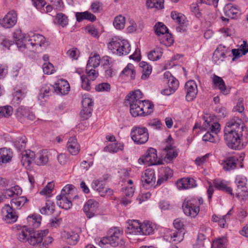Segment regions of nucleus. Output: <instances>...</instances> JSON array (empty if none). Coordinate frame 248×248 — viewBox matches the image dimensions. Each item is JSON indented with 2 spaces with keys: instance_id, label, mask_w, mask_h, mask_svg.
<instances>
[{
  "instance_id": "1",
  "label": "nucleus",
  "mask_w": 248,
  "mask_h": 248,
  "mask_svg": "<svg viewBox=\"0 0 248 248\" xmlns=\"http://www.w3.org/2000/svg\"><path fill=\"white\" fill-rule=\"evenodd\" d=\"M228 127L224 129V139L228 146L232 149L240 150L244 146L242 138L244 124L238 118L232 119L227 123Z\"/></svg>"
},
{
  "instance_id": "2",
  "label": "nucleus",
  "mask_w": 248,
  "mask_h": 248,
  "mask_svg": "<svg viewBox=\"0 0 248 248\" xmlns=\"http://www.w3.org/2000/svg\"><path fill=\"white\" fill-rule=\"evenodd\" d=\"M22 193L21 188L16 185L9 188L4 189L3 194L6 199H11L10 204L12 207L20 209L29 201L26 197L20 196Z\"/></svg>"
},
{
  "instance_id": "3",
  "label": "nucleus",
  "mask_w": 248,
  "mask_h": 248,
  "mask_svg": "<svg viewBox=\"0 0 248 248\" xmlns=\"http://www.w3.org/2000/svg\"><path fill=\"white\" fill-rule=\"evenodd\" d=\"M48 232L47 229L37 231L32 230L28 243L35 247L47 248L53 241L52 237L47 236Z\"/></svg>"
},
{
  "instance_id": "4",
  "label": "nucleus",
  "mask_w": 248,
  "mask_h": 248,
  "mask_svg": "<svg viewBox=\"0 0 248 248\" xmlns=\"http://www.w3.org/2000/svg\"><path fill=\"white\" fill-rule=\"evenodd\" d=\"M22 43L20 46L29 48L31 46L36 49L38 47L45 46V37L39 34L31 32L30 34H22L21 38L17 40V44Z\"/></svg>"
},
{
  "instance_id": "5",
  "label": "nucleus",
  "mask_w": 248,
  "mask_h": 248,
  "mask_svg": "<svg viewBox=\"0 0 248 248\" xmlns=\"http://www.w3.org/2000/svg\"><path fill=\"white\" fill-rule=\"evenodd\" d=\"M203 203V200L202 198L187 197L182 204L184 213L186 216L195 217L199 212L200 206Z\"/></svg>"
},
{
  "instance_id": "6",
  "label": "nucleus",
  "mask_w": 248,
  "mask_h": 248,
  "mask_svg": "<svg viewBox=\"0 0 248 248\" xmlns=\"http://www.w3.org/2000/svg\"><path fill=\"white\" fill-rule=\"evenodd\" d=\"M108 48L113 54L119 56L126 55L131 50V46L127 40L114 37L108 43Z\"/></svg>"
},
{
  "instance_id": "7",
  "label": "nucleus",
  "mask_w": 248,
  "mask_h": 248,
  "mask_svg": "<svg viewBox=\"0 0 248 248\" xmlns=\"http://www.w3.org/2000/svg\"><path fill=\"white\" fill-rule=\"evenodd\" d=\"M202 128L205 130L210 131H207L203 135L202 137L203 140L205 141H209L212 143L215 142L216 138L213 134L217 135L218 132L220 131V124L217 122L212 121V119L209 118V120L208 119L205 120L202 125Z\"/></svg>"
},
{
  "instance_id": "8",
  "label": "nucleus",
  "mask_w": 248,
  "mask_h": 248,
  "mask_svg": "<svg viewBox=\"0 0 248 248\" xmlns=\"http://www.w3.org/2000/svg\"><path fill=\"white\" fill-rule=\"evenodd\" d=\"M123 231L118 227L111 228L109 231V236L104 237L100 242L99 245L103 247L107 244H109L113 247L117 246L120 241L122 240V236Z\"/></svg>"
},
{
  "instance_id": "9",
  "label": "nucleus",
  "mask_w": 248,
  "mask_h": 248,
  "mask_svg": "<svg viewBox=\"0 0 248 248\" xmlns=\"http://www.w3.org/2000/svg\"><path fill=\"white\" fill-rule=\"evenodd\" d=\"M132 140L138 144L146 143L149 139L148 129L145 127L134 126L130 133Z\"/></svg>"
},
{
  "instance_id": "10",
  "label": "nucleus",
  "mask_w": 248,
  "mask_h": 248,
  "mask_svg": "<svg viewBox=\"0 0 248 248\" xmlns=\"http://www.w3.org/2000/svg\"><path fill=\"white\" fill-rule=\"evenodd\" d=\"M138 162L140 164H145L147 166H152L162 164V160L158 159L157 151L153 148H150L147 151L146 154L140 157Z\"/></svg>"
},
{
  "instance_id": "11",
  "label": "nucleus",
  "mask_w": 248,
  "mask_h": 248,
  "mask_svg": "<svg viewBox=\"0 0 248 248\" xmlns=\"http://www.w3.org/2000/svg\"><path fill=\"white\" fill-rule=\"evenodd\" d=\"M107 178H99L94 180L92 183V188L99 193L101 196L104 197L106 195H111L113 190L106 187Z\"/></svg>"
},
{
  "instance_id": "12",
  "label": "nucleus",
  "mask_w": 248,
  "mask_h": 248,
  "mask_svg": "<svg viewBox=\"0 0 248 248\" xmlns=\"http://www.w3.org/2000/svg\"><path fill=\"white\" fill-rule=\"evenodd\" d=\"M17 22V14L16 11H9L4 17L0 20V25L6 29L13 27Z\"/></svg>"
},
{
  "instance_id": "13",
  "label": "nucleus",
  "mask_w": 248,
  "mask_h": 248,
  "mask_svg": "<svg viewBox=\"0 0 248 248\" xmlns=\"http://www.w3.org/2000/svg\"><path fill=\"white\" fill-rule=\"evenodd\" d=\"M230 49L225 46L220 44L215 50L212 57L213 62L216 64H219L226 58V55Z\"/></svg>"
},
{
  "instance_id": "14",
  "label": "nucleus",
  "mask_w": 248,
  "mask_h": 248,
  "mask_svg": "<svg viewBox=\"0 0 248 248\" xmlns=\"http://www.w3.org/2000/svg\"><path fill=\"white\" fill-rule=\"evenodd\" d=\"M51 88L57 94L65 95L70 91V85L68 81L65 79H61L57 81Z\"/></svg>"
},
{
  "instance_id": "15",
  "label": "nucleus",
  "mask_w": 248,
  "mask_h": 248,
  "mask_svg": "<svg viewBox=\"0 0 248 248\" xmlns=\"http://www.w3.org/2000/svg\"><path fill=\"white\" fill-rule=\"evenodd\" d=\"M97 203L93 200H88L84 204L83 210L89 219L96 216L97 211Z\"/></svg>"
},
{
  "instance_id": "16",
  "label": "nucleus",
  "mask_w": 248,
  "mask_h": 248,
  "mask_svg": "<svg viewBox=\"0 0 248 248\" xmlns=\"http://www.w3.org/2000/svg\"><path fill=\"white\" fill-rule=\"evenodd\" d=\"M185 90L186 92V99L188 101H192L196 97L198 93L196 82L194 80L186 82L185 84Z\"/></svg>"
},
{
  "instance_id": "17",
  "label": "nucleus",
  "mask_w": 248,
  "mask_h": 248,
  "mask_svg": "<svg viewBox=\"0 0 248 248\" xmlns=\"http://www.w3.org/2000/svg\"><path fill=\"white\" fill-rule=\"evenodd\" d=\"M143 94L140 90H137L129 93L125 98V103L127 105H134L135 103L142 102Z\"/></svg>"
},
{
  "instance_id": "18",
  "label": "nucleus",
  "mask_w": 248,
  "mask_h": 248,
  "mask_svg": "<svg viewBox=\"0 0 248 248\" xmlns=\"http://www.w3.org/2000/svg\"><path fill=\"white\" fill-rule=\"evenodd\" d=\"M141 181L143 186L146 188L150 185H153L155 182L154 170L151 169L146 170L142 173Z\"/></svg>"
},
{
  "instance_id": "19",
  "label": "nucleus",
  "mask_w": 248,
  "mask_h": 248,
  "mask_svg": "<svg viewBox=\"0 0 248 248\" xmlns=\"http://www.w3.org/2000/svg\"><path fill=\"white\" fill-rule=\"evenodd\" d=\"M51 156L47 150H43L35 154L34 163L38 166H44L47 163Z\"/></svg>"
},
{
  "instance_id": "20",
  "label": "nucleus",
  "mask_w": 248,
  "mask_h": 248,
  "mask_svg": "<svg viewBox=\"0 0 248 248\" xmlns=\"http://www.w3.org/2000/svg\"><path fill=\"white\" fill-rule=\"evenodd\" d=\"M176 186L179 189L181 190L196 187L197 185L193 178H183L176 182Z\"/></svg>"
},
{
  "instance_id": "21",
  "label": "nucleus",
  "mask_w": 248,
  "mask_h": 248,
  "mask_svg": "<svg viewBox=\"0 0 248 248\" xmlns=\"http://www.w3.org/2000/svg\"><path fill=\"white\" fill-rule=\"evenodd\" d=\"M212 79L215 88L218 89L221 93L224 95H227L230 93V90L226 88L225 83L221 77L214 74Z\"/></svg>"
},
{
  "instance_id": "22",
  "label": "nucleus",
  "mask_w": 248,
  "mask_h": 248,
  "mask_svg": "<svg viewBox=\"0 0 248 248\" xmlns=\"http://www.w3.org/2000/svg\"><path fill=\"white\" fill-rule=\"evenodd\" d=\"M141 223L138 220H129L126 233L134 235H141Z\"/></svg>"
},
{
  "instance_id": "23",
  "label": "nucleus",
  "mask_w": 248,
  "mask_h": 248,
  "mask_svg": "<svg viewBox=\"0 0 248 248\" xmlns=\"http://www.w3.org/2000/svg\"><path fill=\"white\" fill-rule=\"evenodd\" d=\"M247 179L245 176L239 175L236 177L235 183L237 187L238 196L239 195H243V193L247 192Z\"/></svg>"
},
{
  "instance_id": "24",
  "label": "nucleus",
  "mask_w": 248,
  "mask_h": 248,
  "mask_svg": "<svg viewBox=\"0 0 248 248\" xmlns=\"http://www.w3.org/2000/svg\"><path fill=\"white\" fill-rule=\"evenodd\" d=\"M13 208L7 204L2 209L5 220L10 223L16 222L17 218L16 211Z\"/></svg>"
},
{
  "instance_id": "25",
  "label": "nucleus",
  "mask_w": 248,
  "mask_h": 248,
  "mask_svg": "<svg viewBox=\"0 0 248 248\" xmlns=\"http://www.w3.org/2000/svg\"><path fill=\"white\" fill-rule=\"evenodd\" d=\"M35 153L31 150H25L22 153L21 162L23 166L26 168L30 167L31 163L34 161Z\"/></svg>"
},
{
  "instance_id": "26",
  "label": "nucleus",
  "mask_w": 248,
  "mask_h": 248,
  "mask_svg": "<svg viewBox=\"0 0 248 248\" xmlns=\"http://www.w3.org/2000/svg\"><path fill=\"white\" fill-rule=\"evenodd\" d=\"M13 152L7 148H0V165L10 162L13 157Z\"/></svg>"
},
{
  "instance_id": "27",
  "label": "nucleus",
  "mask_w": 248,
  "mask_h": 248,
  "mask_svg": "<svg viewBox=\"0 0 248 248\" xmlns=\"http://www.w3.org/2000/svg\"><path fill=\"white\" fill-rule=\"evenodd\" d=\"M67 148L72 155H76L78 154L80 150V145L75 137L69 139L67 143Z\"/></svg>"
},
{
  "instance_id": "28",
  "label": "nucleus",
  "mask_w": 248,
  "mask_h": 248,
  "mask_svg": "<svg viewBox=\"0 0 248 248\" xmlns=\"http://www.w3.org/2000/svg\"><path fill=\"white\" fill-rule=\"evenodd\" d=\"M57 204L60 207L68 210L70 209L72 206V200L70 197H65L59 195L56 197Z\"/></svg>"
},
{
  "instance_id": "29",
  "label": "nucleus",
  "mask_w": 248,
  "mask_h": 248,
  "mask_svg": "<svg viewBox=\"0 0 248 248\" xmlns=\"http://www.w3.org/2000/svg\"><path fill=\"white\" fill-rule=\"evenodd\" d=\"M42 220V217L38 214H32L27 218V224L31 230L38 228Z\"/></svg>"
},
{
  "instance_id": "30",
  "label": "nucleus",
  "mask_w": 248,
  "mask_h": 248,
  "mask_svg": "<svg viewBox=\"0 0 248 248\" xmlns=\"http://www.w3.org/2000/svg\"><path fill=\"white\" fill-rule=\"evenodd\" d=\"M239 161L237 156L229 157L222 163L223 169L225 170H234L236 167V164Z\"/></svg>"
},
{
  "instance_id": "31",
  "label": "nucleus",
  "mask_w": 248,
  "mask_h": 248,
  "mask_svg": "<svg viewBox=\"0 0 248 248\" xmlns=\"http://www.w3.org/2000/svg\"><path fill=\"white\" fill-rule=\"evenodd\" d=\"M156 228L155 223L149 221H145L141 223V235H150Z\"/></svg>"
},
{
  "instance_id": "32",
  "label": "nucleus",
  "mask_w": 248,
  "mask_h": 248,
  "mask_svg": "<svg viewBox=\"0 0 248 248\" xmlns=\"http://www.w3.org/2000/svg\"><path fill=\"white\" fill-rule=\"evenodd\" d=\"M239 9L237 6L234 5L232 3L226 4L224 8V12L225 15L229 18H234L237 16L238 13Z\"/></svg>"
},
{
  "instance_id": "33",
  "label": "nucleus",
  "mask_w": 248,
  "mask_h": 248,
  "mask_svg": "<svg viewBox=\"0 0 248 248\" xmlns=\"http://www.w3.org/2000/svg\"><path fill=\"white\" fill-rule=\"evenodd\" d=\"M76 17L77 21L78 22H81L83 20H87L90 21H94L96 17V16L88 11L83 12H77L76 13Z\"/></svg>"
},
{
  "instance_id": "34",
  "label": "nucleus",
  "mask_w": 248,
  "mask_h": 248,
  "mask_svg": "<svg viewBox=\"0 0 248 248\" xmlns=\"http://www.w3.org/2000/svg\"><path fill=\"white\" fill-rule=\"evenodd\" d=\"M63 237L67 243L72 245H75L79 239L78 234L72 231L64 232Z\"/></svg>"
},
{
  "instance_id": "35",
  "label": "nucleus",
  "mask_w": 248,
  "mask_h": 248,
  "mask_svg": "<svg viewBox=\"0 0 248 248\" xmlns=\"http://www.w3.org/2000/svg\"><path fill=\"white\" fill-rule=\"evenodd\" d=\"M51 87L53 86L51 85L43 86L40 90L38 99L40 100H44L45 101H46L48 97L51 95L52 92L54 91V89H52Z\"/></svg>"
},
{
  "instance_id": "36",
  "label": "nucleus",
  "mask_w": 248,
  "mask_h": 248,
  "mask_svg": "<svg viewBox=\"0 0 248 248\" xmlns=\"http://www.w3.org/2000/svg\"><path fill=\"white\" fill-rule=\"evenodd\" d=\"M75 191L76 188L73 185H67L62 189L60 195L65 197H70L71 199L74 200L78 198V195H74Z\"/></svg>"
},
{
  "instance_id": "37",
  "label": "nucleus",
  "mask_w": 248,
  "mask_h": 248,
  "mask_svg": "<svg viewBox=\"0 0 248 248\" xmlns=\"http://www.w3.org/2000/svg\"><path fill=\"white\" fill-rule=\"evenodd\" d=\"M32 230L27 226H23L19 232L17 237L18 240L22 242H28Z\"/></svg>"
},
{
  "instance_id": "38",
  "label": "nucleus",
  "mask_w": 248,
  "mask_h": 248,
  "mask_svg": "<svg viewBox=\"0 0 248 248\" xmlns=\"http://www.w3.org/2000/svg\"><path fill=\"white\" fill-rule=\"evenodd\" d=\"M165 150L166 152L165 159L167 161L170 162L178 156V151L175 147H172L171 145L167 146Z\"/></svg>"
},
{
  "instance_id": "39",
  "label": "nucleus",
  "mask_w": 248,
  "mask_h": 248,
  "mask_svg": "<svg viewBox=\"0 0 248 248\" xmlns=\"http://www.w3.org/2000/svg\"><path fill=\"white\" fill-rule=\"evenodd\" d=\"M29 109L24 106L19 107L16 110L15 115L16 119L21 123L25 122Z\"/></svg>"
},
{
  "instance_id": "40",
  "label": "nucleus",
  "mask_w": 248,
  "mask_h": 248,
  "mask_svg": "<svg viewBox=\"0 0 248 248\" xmlns=\"http://www.w3.org/2000/svg\"><path fill=\"white\" fill-rule=\"evenodd\" d=\"M54 203L48 199L46 201L45 206L42 207L40 209V212L43 215H51L54 213Z\"/></svg>"
},
{
  "instance_id": "41",
  "label": "nucleus",
  "mask_w": 248,
  "mask_h": 248,
  "mask_svg": "<svg viewBox=\"0 0 248 248\" xmlns=\"http://www.w3.org/2000/svg\"><path fill=\"white\" fill-rule=\"evenodd\" d=\"M202 232H199L197 237V243L194 245V248H202L204 247L203 240H204L206 237L205 234H203L202 232H206L207 231H211L210 228H202L201 230Z\"/></svg>"
},
{
  "instance_id": "42",
  "label": "nucleus",
  "mask_w": 248,
  "mask_h": 248,
  "mask_svg": "<svg viewBox=\"0 0 248 248\" xmlns=\"http://www.w3.org/2000/svg\"><path fill=\"white\" fill-rule=\"evenodd\" d=\"M140 68H141V72L142 73L141 78L142 79L145 80L147 78L152 72V67L149 65L145 62H140L139 63Z\"/></svg>"
},
{
  "instance_id": "43",
  "label": "nucleus",
  "mask_w": 248,
  "mask_h": 248,
  "mask_svg": "<svg viewBox=\"0 0 248 248\" xmlns=\"http://www.w3.org/2000/svg\"><path fill=\"white\" fill-rule=\"evenodd\" d=\"M214 185L217 189L225 191L230 194L231 195H233L232 188L228 186L225 182L219 180H215Z\"/></svg>"
},
{
  "instance_id": "44",
  "label": "nucleus",
  "mask_w": 248,
  "mask_h": 248,
  "mask_svg": "<svg viewBox=\"0 0 248 248\" xmlns=\"http://www.w3.org/2000/svg\"><path fill=\"white\" fill-rule=\"evenodd\" d=\"M142 102L140 103H135L134 105H129L130 112L132 116L137 117L141 116L143 114V108L141 107Z\"/></svg>"
},
{
  "instance_id": "45",
  "label": "nucleus",
  "mask_w": 248,
  "mask_h": 248,
  "mask_svg": "<svg viewBox=\"0 0 248 248\" xmlns=\"http://www.w3.org/2000/svg\"><path fill=\"white\" fill-rule=\"evenodd\" d=\"M141 107L143 108V114L141 116H145L152 113L154 111V105L149 100H144L142 102Z\"/></svg>"
},
{
  "instance_id": "46",
  "label": "nucleus",
  "mask_w": 248,
  "mask_h": 248,
  "mask_svg": "<svg viewBox=\"0 0 248 248\" xmlns=\"http://www.w3.org/2000/svg\"><path fill=\"white\" fill-rule=\"evenodd\" d=\"M124 145L121 142L113 143L109 144L104 148L105 151H108L111 153H115L119 151H122L124 149Z\"/></svg>"
},
{
  "instance_id": "47",
  "label": "nucleus",
  "mask_w": 248,
  "mask_h": 248,
  "mask_svg": "<svg viewBox=\"0 0 248 248\" xmlns=\"http://www.w3.org/2000/svg\"><path fill=\"white\" fill-rule=\"evenodd\" d=\"M125 24V17L120 15L116 16L114 19L113 24L117 30H122L124 29Z\"/></svg>"
},
{
  "instance_id": "48",
  "label": "nucleus",
  "mask_w": 248,
  "mask_h": 248,
  "mask_svg": "<svg viewBox=\"0 0 248 248\" xmlns=\"http://www.w3.org/2000/svg\"><path fill=\"white\" fill-rule=\"evenodd\" d=\"M244 107L242 100L238 101L236 106H235L232 109L233 112H237L241 114L242 117L240 120L242 122H243V121L247 122L248 120V118H247L246 116L244 114ZM239 119L240 120V119Z\"/></svg>"
},
{
  "instance_id": "49",
  "label": "nucleus",
  "mask_w": 248,
  "mask_h": 248,
  "mask_svg": "<svg viewBox=\"0 0 248 248\" xmlns=\"http://www.w3.org/2000/svg\"><path fill=\"white\" fill-rule=\"evenodd\" d=\"M164 0H147L146 5L148 8L159 10L164 8Z\"/></svg>"
},
{
  "instance_id": "50",
  "label": "nucleus",
  "mask_w": 248,
  "mask_h": 248,
  "mask_svg": "<svg viewBox=\"0 0 248 248\" xmlns=\"http://www.w3.org/2000/svg\"><path fill=\"white\" fill-rule=\"evenodd\" d=\"M154 30L156 34L158 36H163L166 33H169L167 27L162 22H158L155 24Z\"/></svg>"
},
{
  "instance_id": "51",
  "label": "nucleus",
  "mask_w": 248,
  "mask_h": 248,
  "mask_svg": "<svg viewBox=\"0 0 248 248\" xmlns=\"http://www.w3.org/2000/svg\"><path fill=\"white\" fill-rule=\"evenodd\" d=\"M27 141V139L25 137H18L14 141V145L18 150L22 151L25 149Z\"/></svg>"
},
{
  "instance_id": "52",
  "label": "nucleus",
  "mask_w": 248,
  "mask_h": 248,
  "mask_svg": "<svg viewBox=\"0 0 248 248\" xmlns=\"http://www.w3.org/2000/svg\"><path fill=\"white\" fill-rule=\"evenodd\" d=\"M135 73L134 65L131 63H128L123 69L121 74L124 75L126 76H130L131 79H134L135 78Z\"/></svg>"
},
{
  "instance_id": "53",
  "label": "nucleus",
  "mask_w": 248,
  "mask_h": 248,
  "mask_svg": "<svg viewBox=\"0 0 248 248\" xmlns=\"http://www.w3.org/2000/svg\"><path fill=\"white\" fill-rule=\"evenodd\" d=\"M162 55L161 49L157 48L150 51L148 54V57L150 60L155 61L159 59Z\"/></svg>"
},
{
  "instance_id": "54",
  "label": "nucleus",
  "mask_w": 248,
  "mask_h": 248,
  "mask_svg": "<svg viewBox=\"0 0 248 248\" xmlns=\"http://www.w3.org/2000/svg\"><path fill=\"white\" fill-rule=\"evenodd\" d=\"M13 112L12 107L9 105L0 107V117H9Z\"/></svg>"
},
{
  "instance_id": "55",
  "label": "nucleus",
  "mask_w": 248,
  "mask_h": 248,
  "mask_svg": "<svg viewBox=\"0 0 248 248\" xmlns=\"http://www.w3.org/2000/svg\"><path fill=\"white\" fill-rule=\"evenodd\" d=\"M100 57L98 55H96L93 57H90L88 61L86 67L94 68L95 69L100 64Z\"/></svg>"
},
{
  "instance_id": "56",
  "label": "nucleus",
  "mask_w": 248,
  "mask_h": 248,
  "mask_svg": "<svg viewBox=\"0 0 248 248\" xmlns=\"http://www.w3.org/2000/svg\"><path fill=\"white\" fill-rule=\"evenodd\" d=\"M171 17L174 20H175L180 25H184L185 23L186 17L181 14L177 13L175 11H172L171 13Z\"/></svg>"
},
{
  "instance_id": "57",
  "label": "nucleus",
  "mask_w": 248,
  "mask_h": 248,
  "mask_svg": "<svg viewBox=\"0 0 248 248\" xmlns=\"http://www.w3.org/2000/svg\"><path fill=\"white\" fill-rule=\"evenodd\" d=\"M227 239L225 237L214 240L212 244V248H226Z\"/></svg>"
},
{
  "instance_id": "58",
  "label": "nucleus",
  "mask_w": 248,
  "mask_h": 248,
  "mask_svg": "<svg viewBox=\"0 0 248 248\" xmlns=\"http://www.w3.org/2000/svg\"><path fill=\"white\" fill-rule=\"evenodd\" d=\"M55 19L58 23L62 27L66 26L68 23L67 16L65 14L62 13L57 14Z\"/></svg>"
},
{
  "instance_id": "59",
  "label": "nucleus",
  "mask_w": 248,
  "mask_h": 248,
  "mask_svg": "<svg viewBox=\"0 0 248 248\" xmlns=\"http://www.w3.org/2000/svg\"><path fill=\"white\" fill-rule=\"evenodd\" d=\"M160 43L166 46H170L173 44V39L170 33H167L162 36V37L160 38Z\"/></svg>"
},
{
  "instance_id": "60",
  "label": "nucleus",
  "mask_w": 248,
  "mask_h": 248,
  "mask_svg": "<svg viewBox=\"0 0 248 248\" xmlns=\"http://www.w3.org/2000/svg\"><path fill=\"white\" fill-rule=\"evenodd\" d=\"M54 187V183L53 182H49L47 183V185L39 192V193L41 195L49 196L51 193Z\"/></svg>"
},
{
  "instance_id": "61",
  "label": "nucleus",
  "mask_w": 248,
  "mask_h": 248,
  "mask_svg": "<svg viewBox=\"0 0 248 248\" xmlns=\"http://www.w3.org/2000/svg\"><path fill=\"white\" fill-rule=\"evenodd\" d=\"M93 111V108L89 107H83L82 110L80 112V116L83 120L88 119L91 116Z\"/></svg>"
},
{
  "instance_id": "62",
  "label": "nucleus",
  "mask_w": 248,
  "mask_h": 248,
  "mask_svg": "<svg viewBox=\"0 0 248 248\" xmlns=\"http://www.w3.org/2000/svg\"><path fill=\"white\" fill-rule=\"evenodd\" d=\"M24 97V93L20 89L16 90L14 95L13 101L16 104H19Z\"/></svg>"
},
{
  "instance_id": "63",
  "label": "nucleus",
  "mask_w": 248,
  "mask_h": 248,
  "mask_svg": "<svg viewBox=\"0 0 248 248\" xmlns=\"http://www.w3.org/2000/svg\"><path fill=\"white\" fill-rule=\"evenodd\" d=\"M86 74L90 80H94L98 76V73L94 68L86 67Z\"/></svg>"
},
{
  "instance_id": "64",
  "label": "nucleus",
  "mask_w": 248,
  "mask_h": 248,
  "mask_svg": "<svg viewBox=\"0 0 248 248\" xmlns=\"http://www.w3.org/2000/svg\"><path fill=\"white\" fill-rule=\"evenodd\" d=\"M167 83L169 87L175 92L179 87V81L174 77H170V79L167 80Z\"/></svg>"
}]
</instances>
